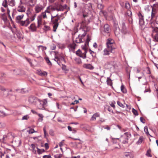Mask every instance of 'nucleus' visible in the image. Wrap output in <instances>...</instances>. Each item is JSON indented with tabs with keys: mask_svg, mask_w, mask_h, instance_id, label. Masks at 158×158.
<instances>
[{
	"mask_svg": "<svg viewBox=\"0 0 158 158\" xmlns=\"http://www.w3.org/2000/svg\"><path fill=\"white\" fill-rule=\"evenodd\" d=\"M107 48L103 50V55L104 56L108 55L110 53H114L116 48L115 44L112 39H108L106 43Z\"/></svg>",
	"mask_w": 158,
	"mask_h": 158,
	"instance_id": "f257e3e1",
	"label": "nucleus"
},
{
	"mask_svg": "<svg viewBox=\"0 0 158 158\" xmlns=\"http://www.w3.org/2000/svg\"><path fill=\"white\" fill-rule=\"evenodd\" d=\"M51 22L53 24V31L56 32L59 25L58 21L60 19V16L58 14L55 16H53L51 15Z\"/></svg>",
	"mask_w": 158,
	"mask_h": 158,
	"instance_id": "f03ea898",
	"label": "nucleus"
},
{
	"mask_svg": "<svg viewBox=\"0 0 158 158\" xmlns=\"http://www.w3.org/2000/svg\"><path fill=\"white\" fill-rule=\"evenodd\" d=\"M82 8L81 10L83 14V16L84 19H85L88 16V11L89 10L92 9V5L91 3H88L87 4L83 3L82 4Z\"/></svg>",
	"mask_w": 158,
	"mask_h": 158,
	"instance_id": "7ed1b4c3",
	"label": "nucleus"
},
{
	"mask_svg": "<svg viewBox=\"0 0 158 158\" xmlns=\"http://www.w3.org/2000/svg\"><path fill=\"white\" fill-rule=\"evenodd\" d=\"M156 10L155 8H152L151 12V15L150 16H148V15H147V20L148 21H151L153 18H154L156 14Z\"/></svg>",
	"mask_w": 158,
	"mask_h": 158,
	"instance_id": "20e7f679",
	"label": "nucleus"
},
{
	"mask_svg": "<svg viewBox=\"0 0 158 158\" xmlns=\"http://www.w3.org/2000/svg\"><path fill=\"white\" fill-rule=\"evenodd\" d=\"M138 15L139 18V24L140 26L142 27L144 25V22L143 20V16L140 12L138 14Z\"/></svg>",
	"mask_w": 158,
	"mask_h": 158,
	"instance_id": "39448f33",
	"label": "nucleus"
},
{
	"mask_svg": "<svg viewBox=\"0 0 158 158\" xmlns=\"http://www.w3.org/2000/svg\"><path fill=\"white\" fill-rule=\"evenodd\" d=\"M44 6L42 5L37 4L35 6V10L36 13H38L44 9Z\"/></svg>",
	"mask_w": 158,
	"mask_h": 158,
	"instance_id": "423d86ee",
	"label": "nucleus"
},
{
	"mask_svg": "<svg viewBox=\"0 0 158 158\" xmlns=\"http://www.w3.org/2000/svg\"><path fill=\"white\" fill-rule=\"evenodd\" d=\"M39 100L34 96H31L28 99L29 102L31 104H35Z\"/></svg>",
	"mask_w": 158,
	"mask_h": 158,
	"instance_id": "0eeeda50",
	"label": "nucleus"
},
{
	"mask_svg": "<svg viewBox=\"0 0 158 158\" xmlns=\"http://www.w3.org/2000/svg\"><path fill=\"white\" fill-rule=\"evenodd\" d=\"M31 22L28 19H27L25 20L22 21L19 24L21 26L27 27L30 23Z\"/></svg>",
	"mask_w": 158,
	"mask_h": 158,
	"instance_id": "6e6552de",
	"label": "nucleus"
},
{
	"mask_svg": "<svg viewBox=\"0 0 158 158\" xmlns=\"http://www.w3.org/2000/svg\"><path fill=\"white\" fill-rule=\"evenodd\" d=\"M114 30L116 36H118L120 35L121 31L118 25L115 24L114 25Z\"/></svg>",
	"mask_w": 158,
	"mask_h": 158,
	"instance_id": "1a4fd4ad",
	"label": "nucleus"
},
{
	"mask_svg": "<svg viewBox=\"0 0 158 158\" xmlns=\"http://www.w3.org/2000/svg\"><path fill=\"white\" fill-rule=\"evenodd\" d=\"M28 28L32 32H36L37 31V27L34 23L31 24L28 27Z\"/></svg>",
	"mask_w": 158,
	"mask_h": 158,
	"instance_id": "9d476101",
	"label": "nucleus"
},
{
	"mask_svg": "<svg viewBox=\"0 0 158 158\" xmlns=\"http://www.w3.org/2000/svg\"><path fill=\"white\" fill-rule=\"evenodd\" d=\"M112 146L114 149L116 148L119 149L120 148V147L118 143L116 140H113V143Z\"/></svg>",
	"mask_w": 158,
	"mask_h": 158,
	"instance_id": "9b49d317",
	"label": "nucleus"
},
{
	"mask_svg": "<svg viewBox=\"0 0 158 158\" xmlns=\"http://www.w3.org/2000/svg\"><path fill=\"white\" fill-rule=\"evenodd\" d=\"M124 155L125 158H133L134 157L133 154L130 152H125Z\"/></svg>",
	"mask_w": 158,
	"mask_h": 158,
	"instance_id": "f8f14e48",
	"label": "nucleus"
},
{
	"mask_svg": "<svg viewBox=\"0 0 158 158\" xmlns=\"http://www.w3.org/2000/svg\"><path fill=\"white\" fill-rule=\"evenodd\" d=\"M102 30H103L104 32L106 33H108L110 31V28L109 25L107 24L105 25L102 28Z\"/></svg>",
	"mask_w": 158,
	"mask_h": 158,
	"instance_id": "ddd939ff",
	"label": "nucleus"
},
{
	"mask_svg": "<svg viewBox=\"0 0 158 158\" xmlns=\"http://www.w3.org/2000/svg\"><path fill=\"white\" fill-rule=\"evenodd\" d=\"M17 10L19 12L24 13L26 11V8L23 6L21 5L18 6L17 8Z\"/></svg>",
	"mask_w": 158,
	"mask_h": 158,
	"instance_id": "4468645a",
	"label": "nucleus"
},
{
	"mask_svg": "<svg viewBox=\"0 0 158 158\" xmlns=\"http://www.w3.org/2000/svg\"><path fill=\"white\" fill-rule=\"evenodd\" d=\"M56 11H63L64 10V7L62 5L60 4H57L56 5Z\"/></svg>",
	"mask_w": 158,
	"mask_h": 158,
	"instance_id": "2eb2a0df",
	"label": "nucleus"
},
{
	"mask_svg": "<svg viewBox=\"0 0 158 158\" xmlns=\"http://www.w3.org/2000/svg\"><path fill=\"white\" fill-rule=\"evenodd\" d=\"M74 41L78 44L83 42L82 40V36H80V34H79L78 36L76 38Z\"/></svg>",
	"mask_w": 158,
	"mask_h": 158,
	"instance_id": "dca6fc26",
	"label": "nucleus"
},
{
	"mask_svg": "<svg viewBox=\"0 0 158 158\" xmlns=\"http://www.w3.org/2000/svg\"><path fill=\"white\" fill-rule=\"evenodd\" d=\"M83 66L85 68L90 70L94 69V67L90 64H85L83 65Z\"/></svg>",
	"mask_w": 158,
	"mask_h": 158,
	"instance_id": "f3484780",
	"label": "nucleus"
},
{
	"mask_svg": "<svg viewBox=\"0 0 158 158\" xmlns=\"http://www.w3.org/2000/svg\"><path fill=\"white\" fill-rule=\"evenodd\" d=\"M24 16V15L23 14H22L20 15H18L17 16L16 19V22L19 24L20 23V22L22 21L21 20L23 18Z\"/></svg>",
	"mask_w": 158,
	"mask_h": 158,
	"instance_id": "a211bd4d",
	"label": "nucleus"
},
{
	"mask_svg": "<svg viewBox=\"0 0 158 158\" xmlns=\"http://www.w3.org/2000/svg\"><path fill=\"white\" fill-rule=\"evenodd\" d=\"M100 116L99 114L98 113H94L92 116L91 118L90 119L91 121H95L97 117H98Z\"/></svg>",
	"mask_w": 158,
	"mask_h": 158,
	"instance_id": "6ab92c4d",
	"label": "nucleus"
},
{
	"mask_svg": "<svg viewBox=\"0 0 158 158\" xmlns=\"http://www.w3.org/2000/svg\"><path fill=\"white\" fill-rule=\"evenodd\" d=\"M38 102L40 103L39 104L38 106V108L39 109L43 110L45 108V106L44 105V104L43 103L42 101L39 100Z\"/></svg>",
	"mask_w": 158,
	"mask_h": 158,
	"instance_id": "aec40b11",
	"label": "nucleus"
},
{
	"mask_svg": "<svg viewBox=\"0 0 158 158\" xmlns=\"http://www.w3.org/2000/svg\"><path fill=\"white\" fill-rule=\"evenodd\" d=\"M6 80V75L4 73L2 74L0 77V82L4 83Z\"/></svg>",
	"mask_w": 158,
	"mask_h": 158,
	"instance_id": "412c9836",
	"label": "nucleus"
},
{
	"mask_svg": "<svg viewBox=\"0 0 158 158\" xmlns=\"http://www.w3.org/2000/svg\"><path fill=\"white\" fill-rule=\"evenodd\" d=\"M38 75L42 77H46L48 73L45 71L42 72L41 71H38L37 73Z\"/></svg>",
	"mask_w": 158,
	"mask_h": 158,
	"instance_id": "4be33fe9",
	"label": "nucleus"
},
{
	"mask_svg": "<svg viewBox=\"0 0 158 158\" xmlns=\"http://www.w3.org/2000/svg\"><path fill=\"white\" fill-rule=\"evenodd\" d=\"M54 59L57 62L58 64L59 65H60V63L59 61V60L60 59L61 61H65L64 58L63 57H61L60 58H60H59L58 57L56 56L55 57V59Z\"/></svg>",
	"mask_w": 158,
	"mask_h": 158,
	"instance_id": "5701e85b",
	"label": "nucleus"
},
{
	"mask_svg": "<svg viewBox=\"0 0 158 158\" xmlns=\"http://www.w3.org/2000/svg\"><path fill=\"white\" fill-rule=\"evenodd\" d=\"M1 19L3 20L4 22L6 23L7 22V17L5 13H3L1 14Z\"/></svg>",
	"mask_w": 158,
	"mask_h": 158,
	"instance_id": "b1692460",
	"label": "nucleus"
},
{
	"mask_svg": "<svg viewBox=\"0 0 158 158\" xmlns=\"http://www.w3.org/2000/svg\"><path fill=\"white\" fill-rule=\"evenodd\" d=\"M36 16V14L35 13H33L32 15L30 16V17H28L27 19H28L29 20H31L30 22H32L33 21Z\"/></svg>",
	"mask_w": 158,
	"mask_h": 158,
	"instance_id": "393cba45",
	"label": "nucleus"
},
{
	"mask_svg": "<svg viewBox=\"0 0 158 158\" xmlns=\"http://www.w3.org/2000/svg\"><path fill=\"white\" fill-rule=\"evenodd\" d=\"M156 29H154L153 30V32L156 33V34L155 35L154 40L155 41L158 42V32H157L155 31Z\"/></svg>",
	"mask_w": 158,
	"mask_h": 158,
	"instance_id": "a878e982",
	"label": "nucleus"
},
{
	"mask_svg": "<svg viewBox=\"0 0 158 158\" xmlns=\"http://www.w3.org/2000/svg\"><path fill=\"white\" fill-rule=\"evenodd\" d=\"M12 90L11 89L9 90L8 89H5L3 91H2V93L4 96H6L8 95V94L10 91H11Z\"/></svg>",
	"mask_w": 158,
	"mask_h": 158,
	"instance_id": "bb28decb",
	"label": "nucleus"
},
{
	"mask_svg": "<svg viewBox=\"0 0 158 158\" xmlns=\"http://www.w3.org/2000/svg\"><path fill=\"white\" fill-rule=\"evenodd\" d=\"M128 138H124L122 136L120 140L123 143H128Z\"/></svg>",
	"mask_w": 158,
	"mask_h": 158,
	"instance_id": "cd10ccee",
	"label": "nucleus"
},
{
	"mask_svg": "<svg viewBox=\"0 0 158 158\" xmlns=\"http://www.w3.org/2000/svg\"><path fill=\"white\" fill-rule=\"evenodd\" d=\"M107 84L108 85H109L110 86H112V81L111 79L109 77H107L106 80Z\"/></svg>",
	"mask_w": 158,
	"mask_h": 158,
	"instance_id": "c85d7f7f",
	"label": "nucleus"
},
{
	"mask_svg": "<svg viewBox=\"0 0 158 158\" xmlns=\"http://www.w3.org/2000/svg\"><path fill=\"white\" fill-rule=\"evenodd\" d=\"M119 23L120 25H121L123 29V30L125 29L126 27L125 21L123 20H121L120 22Z\"/></svg>",
	"mask_w": 158,
	"mask_h": 158,
	"instance_id": "c756f323",
	"label": "nucleus"
},
{
	"mask_svg": "<svg viewBox=\"0 0 158 158\" xmlns=\"http://www.w3.org/2000/svg\"><path fill=\"white\" fill-rule=\"evenodd\" d=\"M121 91L124 93H127V91L126 89L123 85H122L121 86Z\"/></svg>",
	"mask_w": 158,
	"mask_h": 158,
	"instance_id": "7c9ffc66",
	"label": "nucleus"
},
{
	"mask_svg": "<svg viewBox=\"0 0 158 158\" xmlns=\"http://www.w3.org/2000/svg\"><path fill=\"white\" fill-rule=\"evenodd\" d=\"M33 13H32L31 11L29 8L27 11L26 14L28 17H30V16L32 15Z\"/></svg>",
	"mask_w": 158,
	"mask_h": 158,
	"instance_id": "2f4dec72",
	"label": "nucleus"
},
{
	"mask_svg": "<svg viewBox=\"0 0 158 158\" xmlns=\"http://www.w3.org/2000/svg\"><path fill=\"white\" fill-rule=\"evenodd\" d=\"M76 44L74 43L70 44L69 45V47L71 49H74L75 48Z\"/></svg>",
	"mask_w": 158,
	"mask_h": 158,
	"instance_id": "473e14b6",
	"label": "nucleus"
},
{
	"mask_svg": "<svg viewBox=\"0 0 158 158\" xmlns=\"http://www.w3.org/2000/svg\"><path fill=\"white\" fill-rule=\"evenodd\" d=\"M143 140V137L142 136L140 137L139 140L137 141V144H141Z\"/></svg>",
	"mask_w": 158,
	"mask_h": 158,
	"instance_id": "72a5a7b5",
	"label": "nucleus"
},
{
	"mask_svg": "<svg viewBox=\"0 0 158 158\" xmlns=\"http://www.w3.org/2000/svg\"><path fill=\"white\" fill-rule=\"evenodd\" d=\"M44 59L48 65H52L51 62H50L49 58L48 57H45Z\"/></svg>",
	"mask_w": 158,
	"mask_h": 158,
	"instance_id": "f704fd0d",
	"label": "nucleus"
},
{
	"mask_svg": "<svg viewBox=\"0 0 158 158\" xmlns=\"http://www.w3.org/2000/svg\"><path fill=\"white\" fill-rule=\"evenodd\" d=\"M151 152V150L150 149H148L146 153V155L148 157H151L152 156V155L150 154Z\"/></svg>",
	"mask_w": 158,
	"mask_h": 158,
	"instance_id": "c9c22d12",
	"label": "nucleus"
},
{
	"mask_svg": "<svg viewBox=\"0 0 158 158\" xmlns=\"http://www.w3.org/2000/svg\"><path fill=\"white\" fill-rule=\"evenodd\" d=\"M144 131L148 136L150 135V136L152 137V136L149 134L148 132V127L147 126H145L144 127Z\"/></svg>",
	"mask_w": 158,
	"mask_h": 158,
	"instance_id": "e433bc0d",
	"label": "nucleus"
},
{
	"mask_svg": "<svg viewBox=\"0 0 158 158\" xmlns=\"http://www.w3.org/2000/svg\"><path fill=\"white\" fill-rule=\"evenodd\" d=\"M15 0H10L9 1V5L13 6L15 5Z\"/></svg>",
	"mask_w": 158,
	"mask_h": 158,
	"instance_id": "4c0bfd02",
	"label": "nucleus"
},
{
	"mask_svg": "<svg viewBox=\"0 0 158 158\" xmlns=\"http://www.w3.org/2000/svg\"><path fill=\"white\" fill-rule=\"evenodd\" d=\"M76 62L78 64H81L82 63L81 59L79 58H76L75 59Z\"/></svg>",
	"mask_w": 158,
	"mask_h": 158,
	"instance_id": "58836bf2",
	"label": "nucleus"
},
{
	"mask_svg": "<svg viewBox=\"0 0 158 158\" xmlns=\"http://www.w3.org/2000/svg\"><path fill=\"white\" fill-rule=\"evenodd\" d=\"M2 5L5 8L7 7V0H4L2 2Z\"/></svg>",
	"mask_w": 158,
	"mask_h": 158,
	"instance_id": "ea45409f",
	"label": "nucleus"
},
{
	"mask_svg": "<svg viewBox=\"0 0 158 158\" xmlns=\"http://www.w3.org/2000/svg\"><path fill=\"white\" fill-rule=\"evenodd\" d=\"M37 152L38 154H41L43 152H45V150L44 149H40L38 148H37Z\"/></svg>",
	"mask_w": 158,
	"mask_h": 158,
	"instance_id": "a19ab883",
	"label": "nucleus"
},
{
	"mask_svg": "<svg viewBox=\"0 0 158 158\" xmlns=\"http://www.w3.org/2000/svg\"><path fill=\"white\" fill-rule=\"evenodd\" d=\"M48 7L49 8L50 10H56V6H55V7H54L50 5L48 6Z\"/></svg>",
	"mask_w": 158,
	"mask_h": 158,
	"instance_id": "79ce46f5",
	"label": "nucleus"
},
{
	"mask_svg": "<svg viewBox=\"0 0 158 158\" xmlns=\"http://www.w3.org/2000/svg\"><path fill=\"white\" fill-rule=\"evenodd\" d=\"M38 115L40 117V118L38 119V120L40 122H42L43 121V116L41 114H38Z\"/></svg>",
	"mask_w": 158,
	"mask_h": 158,
	"instance_id": "37998d69",
	"label": "nucleus"
},
{
	"mask_svg": "<svg viewBox=\"0 0 158 158\" xmlns=\"http://www.w3.org/2000/svg\"><path fill=\"white\" fill-rule=\"evenodd\" d=\"M126 15L129 17L132 16V12L130 10H128L126 12Z\"/></svg>",
	"mask_w": 158,
	"mask_h": 158,
	"instance_id": "c03bdc74",
	"label": "nucleus"
},
{
	"mask_svg": "<svg viewBox=\"0 0 158 158\" xmlns=\"http://www.w3.org/2000/svg\"><path fill=\"white\" fill-rule=\"evenodd\" d=\"M86 45H87V44L85 43L84 45L82 46V50L84 51V52H85L86 51V52H87V49L86 48Z\"/></svg>",
	"mask_w": 158,
	"mask_h": 158,
	"instance_id": "a18cd8bd",
	"label": "nucleus"
},
{
	"mask_svg": "<svg viewBox=\"0 0 158 158\" xmlns=\"http://www.w3.org/2000/svg\"><path fill=\"white\" fill-rule=\"evenodd\" d=\"M82 53V52L79 49L76 52V54L80 57V56L81 55Z\"/></svg>",
	"mask_w": 158,
	"mask_h": 158,
	"instance_id": "49530a36",
	"label": "nucleus"
},
{
	"mask_svg": "<svg viewBox=\"0 0 158 158\" xmlns=\"http://www.w3.org/2000/svg\"><path fill=\"white\" fill-rule=\"evenodd\" d=\"M41 15L44 19H47V17L46 15V13L45 12H43L41 13Z\"/></svg>",
	"mask_w": 158,
	"mask_h": 158,
	"instance_id": "de8ad7c7",
	"label": "nucleus"
},
{
	"mask_svg": "<svg viewBox=\"0 0 158 158\" xmlns=\"http://www.w3.org/2000/svg\"><path fill=\"white\" fill-rule=\"evenodd\" d=\"M37 23V27H39L40 25L41 24V19L40 17L38 18Z\"/></svg>",
	"mask_w": 158,
	"mask_h": 158,
	"instance_id": "09e8293b",
	"label": "nucleus"
},
{
	"mask_svg": "<svg viewBox=\"0 0 158 158\" xmlns=\"http://www.w3.org/2000/svg\"><path fill=\"white\" fill-rule=\"evenodd\" d=\"M16 35L18 38L19 39H20L22 37L21 34L19 32H16Z\"/></svg>",
	"mask_w": 158,
	"mask_h": 158,
	"instance_id": "8fccbe9b",
	"label": "nucleus"
},
{
	"mask_svg": "<svg viewBox=\"0 0 158 158\" xmlns=\"http://www.w3.org/2000/svg\"><path fill=\"white\" fill-rule=\"evenodd\" d=\"M86 51L85 52H84L83 53H82L81 55L80 56L81 57H82L83 59H85L86 57Z\"/></svg>",
	"mask_w": 158,
	"mask_h": 158,
	"instance_id": "3c124183",
	"label": "nucleus"
},
{
	"mask_svg": "<svg viewBox=\"0 0 158 158\" xmlns=\"http://www.w3.org/2000/svg\"><path fill=\"white\" fill-rule=\"evenodd\" d=\"M29 134H32L34 132H37V131H35L33 129H31L29 131H28Z\"/></svg>",
	"mask_w": 158,
	"mask_h": 158,
	"instance_id": "603ef678",
	"label": "nucleus"
},
{
	"mask_svg": "<svg viewBox=\"0 0 158 158\" xmlns=\"http://www.w3.org/2000/svg\"><path fill=\"white\" fill-rule=\"evenodd\" d=\"M132 111L135 115H137L138 114L137 111L134 108H132Z\"/></svg>",
	"mask_w": 158,
	"mask_h": 158,
	"instance_id": "864d4df0",
	"label": "nucleus"
},
{
	"mask_svg": "<svg viewBox=\"0 0 158 158\" xmlns=\"http://www.w3.org/2000/svg\"><path fill=\"white\" fill-rule=\"evenodd\" d=\"M129 135L130 134L128 132H126L124 133V135L122 136L124 138H128Z\"/></svg>",
	"mask_w": 158,
	"mask_h": 158,
	"instance_id": "5fc2aeb1",
	"label": "nucleus"
},
{
	"mask_svg": "<svg viewBox=\"0 0 158 158\" xmlns=\"http://www.w3.org/2000/svg\"><path fill=\"white\" fill-rule=\"evenodd\" d=\"M117 103L118 105L120 107L124 108V105H123L122 103L119 101H117Z\"/></svg>",
	"mask_w": 158,
	"mask_h": 158,
	"instance_id": "6e6d98bb",
	"label": "nucleus"
},
{
	"mask_svg": "<svg viewBox=\"0 0 158 158\" xmlns=\"http://www.w3.org/2000/svg\"><path fill=\"white\" fill-rule=\"evenodd\" d=\"M90 38H89V36L88 35H87V39L86 40V42H85V43L87 44V45H88L89 42L90 41Z\"/></svg>",
	"mask_w": 158,
	"mask_h": 158,
	"instance_id": "4d7b16f0",
	"label": "nucleus"
},
{
	"mask_svg": "<svg viewBox=\"0 0 158 158\" xmlns=\"http://www.w3.org/2000/svg\"><path fill=\"white\" fill-rule=\"evenodd\" d=\"M29 116L27 115H25L24 116H23L22 118V120H27L28 119H29Z\"/></svg>",
	"mask_w": 158,
	"mask_h": 158,
	"instance_id": "13d9d810",
	"label": "nucleus"
},
{
	"mask_svg": "<svg viewBox=\"0 0 158 158\" xmlns=\"http://www.w3.org/2000/svg\"><path fill=\"white\" fill-rule=\"evenodd\" d=\"M43 131L44 134V137L45 138L46 137V135H47V131H46V127H44L43 128Z\"/></svg>",
	"mask_w": 158,
	"mask_h": 158,
	"instance_id": "bf43d9fd",
	"label": "nucleus"
},
{
	"mask_svg": "<svg viewBox=\"0 0 158 158\" xmlns=\"http://www.w3.org/2000/svg\"><path fill=\"white\" fill-rule=\"evenodd\" d=\"M55 158H60L62 156V155L61 154H58L54 155V156Z\"/></svg>",
	"mask_w": 158,
	"mask_h": 158,
	"instance_id": "052dcab7",
	"label": "nucleus"
},
{
	"mask_svg": "<svg viewBox=\"0 0 158 158\" xmlns=\"http://www.w3.org/2000/svg\"><path fill=\"white\" fill-rule=\"evenodd\" d=\"M6 115L5 113L2 110H0V116H4Z\"/></svg>",
	"mask_w": 158,
	"mask_h": 158,
	"instance_id": "680f3d73",
	"label": "nucleus"
},
{
	"mask_svg": "<svg viewBox=\"0 0 158 158\" xmlns=\"http://www.w3.org/2000/svg\"><path fill=\"white\" fill-rule=\"evenodd\" d=\"M46 13L50 14L51 13L49 8L48 6L44 11Z\"/></svg>",
	"mask_w": 158,
	"mask_h": 158,
	"instance_id": "e2e57ef3",
	"label": "nucleus"
},
{
	"mask_svg": "<svg viewBox=\"0 0 158 158\" xmlns=\"http://www.w3.org/2000/svg\"><path fill=\"white\" fill-rule=\"evenodd\" d=\"M56 48V45L54 44H53L51 46V49L52 50H55Z\"/></svg>",
	"mask_w": 158,
	"mask_h": 158,
	"instance_id": "0e129e2a",
	"label": "nucleus"
},
{
	"mask_svg": "<svg viewBox=\"0 0 158 158\" xmlns=\"http://www.w3.org/2000/svg\"><path fill=\"white\" fill-rule=\"evenodd\" d=\"M5 126V124L3 123H0V128H4Z\"/></svg>",
	"mask_w": 158,
	"mask_h": 158,
	"instance_id": "69168bd1",
	"label": "nucleus"
},
{
	"mask_svg": "<svg viewBox=\"0 0 158 158\" xmlns=\"http://www.w3.org/2000/svg\"><path fill=\"white\" fill-rule=\"evenodd\" d=\"M128 21L130 24H132L133 23V19L132 17H129L128 19Z\"/></svg>",
	"mask_w": 158,
	"mask_h": 158,
	"instance_id": "338daca9",
	"label": "nucleus"
},
{
	"mask_svg": "<svg viewBox=\"0 0 158 158\" xmlns=\"http://www.w3.org/2000/svg\"><path fill=\"white\" fill-rule=\"evenodd\" d=\"M43 158H52L50 155H44L43 156Z\"/></svg>",
	"mask_w": 158,
	"mask_h": 158,
	"instance_id": "774afa93",
	"label": "nucleus"
}]
</instances>
